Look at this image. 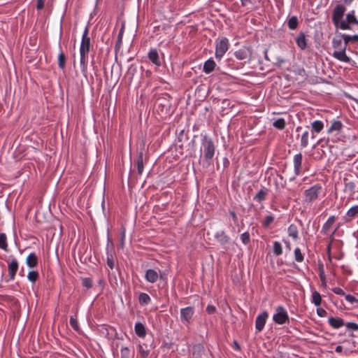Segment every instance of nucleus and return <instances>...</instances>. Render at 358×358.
I'll return each instance as SVG.
<instances>
[{
  "mask_svg": "<svg viewBox=\"0 0 358 358\" xmlns=\"http://www.w3.org/2000/svg\"><path fill=\"white\" fill-rule=\"evenodd\" d=\"M241 1L243 6H245L249 1V0H241Z\"/></svg>",
  "mask_w": 358,
  "mask_h": 358,
  "instance_id": "nucleus-63",
  "label": "nucleus"
},
{
  "mask_svg": "<svg viewBox=\"0 0 358 358\" xmlns=\"http://www.w3.org/2000/svg\"><path fill=\"white\" fill-rule=\"evenodd\" d=\"M194 313V308L188 306L180 310V317L183 323L189 324L193 315Z\"/></svg>",
  "mask_w": 358,
  "mask_h": 358,
  "instance_id": "nucleus-8",
  "label": "nucleus"
},
{
  "mask_svg": "<svg viewBox=\"0 0 358 358\" xmlns=\"http://www.w3.org/2000/svg\"><path fill=\"white\" fill-rule=\"evenodd\" d=\"M294 167L296 175H299L301 173V167L302 163V155L301 153L296 154L294 157Z\"/></svg>",
  "mask_w": 358,
  "mask_h": 358,
  "instance_id": "nucleus-14",
  "label": "nucleus"
},
{
  "mask_svg": "<svg viewBox=\"0 0 358 358\" xmlns=\"http://www.w3.org/2000/svg\"><path fill=\"white\" fill-rule=\"evenodd\" d=\"M164 275V272H159V277H160L161 279H163Z\"/></svg>",
  "mask_w": 358,
  "mask_h": 358,
  "instance_id": "nucleus-62",
  "label": "nucleus"
},
{
  "mask_svg": "<svg viewBox=\"0 0 358 358\" xmlns=\"http://www.w3.org/2000/svg\"><path fill=\"white\" fill-rule=\"evenodd\" d=\"M341 1L343 2V3L345 5H348V6L350 5L353 1V0H341Z\"/></svg>",
  "mask_w": 358,
  "mask_h": 358,
  "instance_id": "nucleus-58",
  "label": "nucleus"
},
{
  "mask_svg": "<svg viewBox=\"0 0 358 358\" xmlns=\"http://www.w3.org/2000/svg\"><path fill=\"white\" fill-rule=\"evenodd\" d=\"M346 47L343 45V48L339 50H335L332 55L334 58L337 59L339 61L344 62H349L350 59L348 56L346 55L345 53Z\"/></svg>",
  "mask_w": 358,
  "mask_h": 358,
  "instance_id": "nucleus-11",
  "label": "nucleus"
},
{
  "mask_svg": "<svg viewBox=\"0 0 358 358\" xmlns=\"http://www.w3.org/2000/svg\"><path fill=\"white\" fill-rule=\"evenodd\" d=\"M204 352V348L201 344L195 345L193 347V355L194 356H196L198 357H202V353Z\"/></svg>",
  "mask_w": 358,
  "mask_h": 358,
  "instance_id": "nucleus-31",
  "label": "nucleus"
},
{
  "mask_svg": "<svg viewBox=\"0 0 358 358\" xmlns=\"http://www.w3.org/2000/svg\"><path fill=\"white\" fill-rule=\"evenodd\" d=\"M136 71V67L131 64L127 71V73L130 75V78L132 79L135 72Z\"/></svg>",
  "mask_w": 358,
  "mask_h": 358,
  "instance_id": "nucleus-49",
  "label": "nucleus"
},
{
  "mask_svg": "<svg viewBox=\"0 0 358 358\" xmlns=\"http://www.w3.org/2000/svg\"><path fill=\"white\" fill-rule=\"evenodd\" d=\"M66 57L65 55L61 52L58 55V66L60 69H64L65 67Z\"/></svg>",
  "mask_w": 358,
  "mask_h": 358,
  "instance_id": "nucleus-36",
  "label": "nucleus"
},
{
  "mask_svg": "<svg viewBox=\"0 0 358 358\" xmlns=\"http://www.w3.org/2000/svg\"><path fill=\"white\" fill-rule=\"evenodd\" d=\"M345 299L350 303H353L357 301V299L352 295L346 294V295H345Z\"/></svg>",
  "mask_w": 358,
  "mask_h": 358,
  "instance_id": "nucleus-50",
  "label": "nucleus"
},
{
  "mask_svg": "<svg viewBox=\"0 0 358 358\" xmlns=\"http://www.w3.org/2000/svg\"><path fill=\"white\" fill-rule=\"evenodd\" d=\"M141 355H142L143 357H146V356H148V351H145V350H143V349H141Z\"/></svg>",
  "mask_w": 358,
  "mask_h": 358,
  "instance_id": "nucleus-59",
  "label": "nucleus"
},
{
  "mask_svg": "<svg viewBox=\"0 0 358 358\" xmlns=\"http://www.w3.org/2000/svg\"><path fill=\"white\" fill-rule=\"evenodd\" d=\"M138 300H139V303L141 305H147L150 302L151 299L148 294L141 293L139 295Z\"/></svg>",
  "mask_w": 358,
  "mask_h": 358,
  "instance_id": "nucleus-32",
  "label": "nucleus"
},
{
  "mask_svg": "<svg viewBox=\"0 0 358 358\" xmlns=\"http://www.w3.org/2000/svg\"><path fill=\"white\" fill-rule=\"evenodd\" d=\"M268 189L263 188L260 189L257 194L254 197V200L257 201L258 202H262L266 199V195L268 194Z\"/></svg>",
  "mask_w": 358,
  "mask_h": 358,
  "instance_id": "nucleus-27",
  "label": "nucleus"
},
{
  "mask_svg": "<svg viewBox=\"0 0 358 358\" xmlns=\"http://www.w3.org/2000/svg\"><path fill=\"white\" fill-rule=\"evenodd\" d=\"M107 265L113 269L114 268V262L112 257H108L107 258Z\"/></svg>",
  "mask_w": 358,
  "mask_h": 358,
  "instance_id": "nucleus-55",
  "label": "nucleus"
},
{
  "mask_svg": "<svg viewBox=\"0 0 358 358\" xmlns=\"http://www.w3.org/2000/svg\"><path fill=\"white\" fill-rule=\"evenodd\" d=\"M134 329H135L136 334L139 337H144L145 336V334H146L145 328V326L142 323L137 322L135 324Z\"/></svg>",
  "mask_w": 358,
  "mask_h": 358,
  "instance_id": "nucleus-24",
  "label": "nucleus"
},
{
  "mask_svg": "<svg viewBox=\"0 0 358 358\" xmlns=\"http://www.w3.org/2000/svg\"><path fill=\"white\" fill-rule=\"evenodd\" d=\"M342 38L344 40L343 45L347 48L348 43L352 42H358V35H346V34H342L341 35Z\"/></svg>",
  "mask_w": 358,
  "mask_h": 358,
  "instance_id": "nucleus-26",
  "label": "nucleus"
},
{
  "mask_svg": "<svg viewBox=\"0 0 358 358\" xmlns=\"http://www.w3.org/2000/svg\"><path fill=\"white\" fill-rule=\"evenodd\" d=\"M310 138V133L308 130L305 131L301 138V146L306 148L308 145V141Z\"/></svg>",
  "mask_w": 358,
  "mask_h": 358,
  "instance_id": "nucleus-28",
  "label": "nucleus"
},
{
  "mask_svg": "<svg viewBox=\"0 0 358 358\" xmlns=\"http://www.w3.org/2000/svg\"><path fill=\"white\" fill-rule=\"evenodd\" d=\"M300 129H301V127H298L296 128V131H299Z\"/></svg>",
  "mask_w": 358,
  "mask_h": 358,
  "instance_id": "nucleus-64",
  "label": "nucleus"
},
{
  "mask_svg": "<svg viewBox=\"0 0 358 358\" xmlns=\"http://www.w3.org/2000/svg\"><path fill=\"white\" fill-rule=\"evenodd\" d=\"M332 291L338 295H345L344 291L340 287H334Z\"/></svg>",
  "mask_w": 358,
  "mask_h": 358,
  "instance_id": "nucleus-52",
  "label": "nucleus"
},
{
  "mask_svg": "<svg viewBox=\"0 0 358 358\" xmlns=\"http://www.w3.org/2000/svg\"><path fill=\"white\" fill-rule=\"evenodd\" d=\"M241 239L243 244L246 245L249 243L250 241V234L248 232H245L241 235Z\"/></svg>",
  "mask_w": 358,
  "mask_h": 358,
  "instance_id": "nucleus-44",
  "label": "nucleus"
},
{
  "mask_svg": "<svg viewBox=\"0 0 358 358\" xmlns=\"http://www.w3.org/2000/svg\"><path fill=\"white\" fill-rule=\"evenodd\" d=\"M27 266L30 268H34L38 264V258L34 253L28 255L26 259Z\"/></svg>",
  "mask_w": 358,
  "mask_h": 358,
  "instance_id": "nucleus-21",
  "label": "nucleus"
},
{
  "mask_svg": "<svg viewBox=\"0 0 358 358\" xmlns=\"http://www.w3.org/2000/svg\"><path fill=\"white\" fill-rule=\"evenodd\" d=\"M88 31L89 29L86 27L82 36V41L80 47V66L82 71L84 73L87 70L86 57L90 52V38L88 36Z\"/></svg>",
  "mask_w": 358,
  "mask_h": 358,
  "instance_id": "nucleus-1",
  "label": "nucleus"
},
{
  "mask_svg": "<svg viewBox=\"0 0 358 358\" xmlns=\"http://www.w3.org/2000/svg\"><path fill=\"white\" fill-rule=\"evenodd\" d=\"M294 259L297 262H301L303 260V255L299 248L294 250Z\"/></svg>",
  "mask_w": 358,
  "mask_h": 358,
  "instance_id": "nucleus-41",
  "label": "nucleus"
},
{
  "mask_svg": "<svg viewBox=\"0 0 358 358\" xmlns=\"http://www.w3.org/2000/svg\"><path fill=\"white\" fill-rule=\"evenodd\" d=\"M358 214V205L352 206L347 212V216L350 219L355 217Z\"/></svg>",
  "mask_w": 358,
  "mask_h": 358,
  "instance_id": "nucleus-39",
  "label": "nucleus"
},
{
  "mask_svg": "<svg viewBox=\"0 0 358 358\" xmlns=\"http://www.w3.org/2000/svg\"><path fill=\"white\" fill-rule=\"evenodd\" d=\"M333 47L337 50H341L343 48V44L341 38H334L332 41Z\"/></svg>",
  "mask_w": 358,
  "mask_h": 358,
  "instance_id": "nucleus-37",
  "label": "nucleus"
},
{
  "mask_svg": "<svg viewBox=\"0 0 358 358\" xmlns=\"http://www.w3.org/2000/svg\"><path fill=\"white\" fill-rule=\"evenodd\" d=\"M44 3H45L44 0H37L36 8L38 10L43 9L44 7Z\"/></svg>",
  "mask_w": 358,
  "mask_h": 358,
  "instance_id": "nucleus-53",
  "label": "nucleus"
},
{
  "mask_svg": "<svg viewBox=\"0 0 358 358\" xmlns=\"http://www.w3.org/2000/svg\"><path fill=\"white\" fill-rule=\"evenodd\" d=\"M230 213V215L231 216V217H232V219H233V220H234V223H237V222H238V217H237V216H236V215L235 212H234V211H230V213Z\"/></svg>",
  "mask_w": 358,
  "mask_h": 358,
  "instance_id": "nucleus-56",
  "label": "nucleus"
},
{
  "mask_svg": "<svg viewBox=\"0 0 358 358\" xmlns=\"http://www.w3.org/2000/svg\"><path fill=\"white\" fill-rule=\"evenodd\" d=\"M346 328L349 330L358 331V324L355 322H348L345 324Z\"/></svg>",
  "mask_w": 358,
  "mask_h": 358,
  "instance_id": "nucleus-47",
  "label": "nucleus"
},
{
  "mask_svg": "<svg viewBox=\"0 0 358 358\" xmlns=\"http://www.w3.org/2000/svg\"><path fill=\"white\" fill-rule=\"evenodd\" d=\"M274 220V217L272 215H268L265 217V219L263 222V225L265 227H268Z\"/></svg>",
  "mask_w": 358,
  "mask_h": 358,
  "instance_id": "nucleus-43",
  "label": "nucleus"
},
{
  "mask_svg": "<svg viewBox=\"0 0 358 358\" xmlns=\"http://www.w3.org/2000/svg\"><path fill=\"white\" fill-rule=\"evenodd\" d=\"M215 238L222 245L229 243L230 238L224 231H219L215 234Z\"/></svg>",
  "mask_w": 358,
  "mask_h": 358,
  "instance_id": "nucleus-16",
  "label": "nucleus"
},
{
  "mask_svg": "<svg viewBox=\"0 0 358 358\" xmlns=\"http://www.w3.org/2000/svg\"><path fill=\"white\" fill-rule=\"evenodd\" d=\"M0 248L5 251L8 250L7 238L3 233L0 234Z\"/></svg>",
  "mask_w": 358,
  "mask_h": 358,
  "instance_id": "nucleus-34",
  "label": "nucleus"
},
{
  "mask_svg": "<svg viewBox=\"0 0 358 358\" xmlns=\"http://www.w3.org/2000/svg\"><path fill=\"white\" fill-rule=\"evenodd\" d=\"M328 322L329 325L334 329H338L345 324L343 320L340 317H331L329 318Z\"/></svg>",
  "mask_w": 358,
  "mask_h": 358,
  "instance_id": "nucleus-17",
  "label": "nucleus"
},
{
  "mask_svg": "<svg viewBox=\"0 0 358 358\" xmlns=\"http://www.w3.org/2000/svg\"><path fill=\"white\" fill-rule=\"evenodd\" d=\"M351 24H358V20L355 16V10H351L346 15L345 20H343L341 25V29H350Z\"/></svg>",
  "mask_w": 358,
  "mask_h": 358,
  "instance_id": "nucleus-7",
  "label": "nucleus"
},
{
  "mask_svg": "<svg viewBox=\"0 0 358 358\" xmlns=\"http://www.w3.org/2000/svg\"><path fill=\"white\" fill-rule=\"evenodd\" d=\"M273 126L278 129H283L285 127V121L283 118H278L273 122Z\"/></svg>",
  "mask_w": 358,
  "mask_h": 358,
  "instance_id": "nucleus-35",
  "label": "nucleus"
},
{
  "mask_svg": "<svg viewBox=\"0 0 358 358\" xmlns=\"http://www.w3.org/2000/svg\"><path fill=\"white\" fill-rule=\"evenodd\" d=\"M296 43L297 44V46L301 50H305L307 47V43H306V35L303 32H300L296 38Z\"/></svg>",
  "mask_w": 358,
  "mask_h": 358,
  "instance_id": "nucleus-15",
  "label": "nucleus"
},
{
  "mask_svg": "<svg viewBox=\"0 0 358 358\" xmlns=\"http://www.w3.org/2000/svg\"><path fill=\"white\" fill-rule=\"evenodd\" d=\"M206 311L209 314H213L215 312V307L211 305H208L206 308Z\"/></svg>",
  "mask_w": 358,
  "mask_h": 358,
  "instance_id": "nucleus-54",
  "label": "nucleus"
},
{
  "mask_svg": "<svg viewBox=\"0 0 358 358\" xmlns=\"http://www.w3.org/2000/svg\"><path fill=\"white\" fill-rule=\"evenodd\" d=\"M251 50L248 47H243L234 52L235 57L239 60H243L246 59L250 60L251 58Z\"/></svg>",
  "mask_w": 358,
  "mask_h": 358,
  "instance_id": "nucleus-10",
  "label": "nucleus"
},
{
  "mask_svg": "<svg viewBox=\"0 0 358 358\" xmlns=\"http://www.w3.org/2000/svg\"><path fill=\"white\" fill-rule=\"evenodd\" d=\"M145 278L150 283H155L159 278V273L154 269H148L145 272Z\"/></svg>",
  "mask_w": 358,
  "mask_h": 358,
  "instance_id": "nucleus-13",
  "label": "nucleus"
},
{
  "mask_svg": "<svg viewBox=\"0 0 358 358\" xmlns=\"http://www.w3.org/2000/svg\"><path fill=\"white\" fill-rule=\"evenodd\" d=\"M268 317V314L266 311H264L257 317L255 321V329L257 331H261L264 329Z\"/></svg>",
  "mask_w": 358,
  "mask_h": 358,
  "instance_id": "nucleus-9",
  "label": "nucleus"
},
{
  "mask_svg": "<svg viewBox=\"0 0 358 358\" xmlns=\"http://www.w3.org/2000/svg\"><path fill=\"white\" fill-rule=\"evenodd\" d=\"M215 147L211 139L205 138L203 142V160L209 166L212 164L215 154Z\"/></svg>",
  "mask_w": 358,
  "mask_h": 358,
  "instance_id": "nucleus-2",
  "label": "nucleus"
},
{
  "mask_svg": "<svg viewBox=\"0 0 358 358\" xmlns=\"http://www.w3.org/2000/svg\"><path fill=\"white\" fill-rule=\"evenodd\" d=\"M229 47V41L227 38H222L216 42L215 45V57L220 59Z\"/></svg>",
  "mask_w": 358,
  "mask_h": 358,
  "instance_id": "nucleus-5",
  "label": "nucleus"
},
{
  "mask_svg": "<svg viewBox=\"0 0 358 358\" xmlns=\"http://www.w3.org/2000/svg\"><path fill=\"white\" fill-rule=\"evenodd\" d=\"M344 191L349 192L350 195H353L355 193V184L352 181H349L347 178H344Z\"/></svg>",
  "mask_w": 358,
  "mask_h": 358,
  "instance_id": "nucleus-22",
  "label": "nucleus"
},
{
  "mask_svg": "<svg viewBox=\"0 0 358 358\" xmlns=\"http://www.w3.org/2000/svg\"><path fill=\"white\" fill-rule=\"evenodd\" d=\"M343 350V347L341 345H338L336 346V349H335V351L336 352H341Z\"/></svg>",
  "mask_w": 358,
  "mask_h": 358,
  "instance_id": "nucleus-57",
  "label": "nucleus"
},
{
  "mask_svg": "<svg viewBox=\"0 0 358 358\" xmlns=\"http://www.w3.org/2000/svg\"><path fill=\"white\" fill-rule=\"evenodd\" d=\"M322 187L319 185H315L306 189L304 192L305 201L311 203L317 199L319 194L320 193Z\"/></svg>",
  "mask_w": 358,
  "mask_h": 358,
  "instance_id": "nucleus-6",
  "label": "nucleus"
},
{
  "mask_svg": "<svg viewBox=\"0 0 358 358\" xmlns=\"http://www.w3.org/2000/svg\"><path fill=\"white\" fill-rule=\"evenodd\" d=\"M216 64L213 59H208L203 65V71L206 73H211L215 68Z\"/></svg>",
  "mask_w": 358,
  "mask_h": 358,
  "instance_id": "nucleus-19",
  "label": "nucleus"
},
{
  "mask_svg": "<svg viewBox=\"0 0 358 358\" xmlns=\"http://www.w3.org/2000/svg\"><path fill=\"white\" fill-rule=\"evenodd\" d=\"M135 166H136V167H137L138 173L139 175L142 174L143 171V157L142 152H141L138 154Z\"/></svg>",
  "mask_w": 358,
  "mask_h": 358,
  "instance_id": "nucleus-23",
  "label": "nucleus"
},
{
  "mask_svg": "<svg viewBox=\"0 0 358 358\" xmlns=\"http://www.w3.org/2000/svg\"><path fill=\"white\" fill-rule=\"evenodd\" d=\"M69 322L73 329L76 331L78 330L79 327L76 318H75L73 316H71Z\"/></svg>",
  "mask_w": 358,
  "mask_h": 358,
  "instance_id": "nucleus-46",
  "label": "nucleus"
},
{
  "mask_svg": "<svg viewBox=\"0 0 358 358\" xmlns=\"http://www.w3.org/2000/svg\"><path fill=\"white\" fill-rule=\"evenodd\" d=\"M346 10L343 4H337L332 10V22L336 29H341L343 17Z\"/></svg>",
  "mask_w": 358,
  "mask_h": 358,
  "instance_id": "nucleus-3",
  "label": "nucleus"
},
{
  "mask_svg": "<svg viewBox=\"0 0 358 358\" xmlns=\"http://www.w3.org/2000/svg\"><path fill=\"white\" fill-rule=\"evenodd\" d=\"M312 302L315 304L316 306H320L322 303V297L320 294L317 292L314 291L312 294Z\"/></svg>",
  "mask_w": 358,
  "mask_h": 358,
  "instance_id": "nucleus-30",
  "label": "nucleus"
},
{
  "mask_svg": "<svg viewBox=\"0 0 358 358\" xmlns=\"http://www.w3.org/2000/svg\"><path fill=\"white\" fill-rule=\"evenodd\" d=\"M287 25H288V27L290 29H296L297 26H298V19L296 16H292L288 20H287Z\"/></svg>",
  "mask_w": 358,
  "mask_h": 358,
  "instance_id": "nucleus-33",
  "label": "nucleus"
},
{
  "mask_svg": "<svg viewBox=\"0 0 358 358\" xmlns=\"http://www.w3.org/2000/svg\"><path fill=\"white\" fill-rule=\"evenodd\" d=\"M311 125L313 131H315L316 133L320 132L324 128L323 122L320 120H315L313 122Z\"/></svg>",
  "mask_w": 358,
  "mask_h": 358,
  "instance_id": "nucleus-29",
  "label": "nucleus"
},
{
  "mask_svg": "<svg viewBox=\"0 0 358 358\" xmlns=\"http://www.w3.org/2000/svg\"><path fill=\"white\" fill-rule=\"evenodd\" d=\"M317 313L320 317H325L327 314V311L322 308L317 309Z\"/></svg>",
  "mask_w": 358,
  "mask_h": 358,
  "instance_id": "nucleus-51",
  "label": "nucleus"
},
{
  "mask_svg": "<svg viewBox=\"0 0 358 358\" xmlns=\"http://www.w3.org/2000/svg\"><path fill=\"white\" fill-rule=\"evenodd\" d=\"M82 284L85 287L89 289L92 286V280H91V278H85L83 279Z\"/></svg>",
  "mask_w": 358,
  "mask_h": 358,
  "instance_id": "nucleus-45",
  "label": "nucleus"
},
{
  "mask_svg": "<svg viewBox=\"0 0 358 358\" xmlns=\"http://www.w3.org/2000/svg\"><path fill=\"white\" fill-rule=\"evenodd\" d=\"M273 253L276 256H279V255H282V249L281 244L278 241H275L273 243Z\"/></svg>",
  "mask_w": 358,
  "mask_h": 358,
  "instance_id": "nucleus-38",
  "label": "nucleus"
},
{
  "mask_svg": "<svg viewBox=\"0 0 358 358\" xmlns=\"http://www.w3.org/2000/svg\"><path fill=\"white\" fill-rule=\"evenodd\" d=\"M234 347L236 349L238 350L239 349V345L238 344V343L236 341H234Z\"/></svg>",
  "mask_w": 358,
  "mask_h": 358,
  "instance_id": "nucleus-61",
  "label": "nucleus"
},
{
  "mask_svg": "<svg viewBox=\"0 0 358 358\" xmlns=\"http://www.w3.org/2000/svg\"><path fill=\"white\" fill-rule=\"evenodd\" d=\"M28 280L31 282H35L38 278V273L35 271H29L27 275Z\"/></svg>",
  "mask_w": 358,
  "mask_h": 358,
  "instance_id": "nucleus-40",
  "label": "nucleus"
},
{
  "mask_svg": "<svg viewBox=\"0 0 358 358\" xmlns=\"http://www.w3.org/2000/svg\"><path fill=\"white\" fill-rule=\"evenodd\" d=\"M336 217L335 216L332 215L329 217L327 221L324 224L322 229V233L324 234H327L330 228L335 222Z\"/></svg>",
  "mask_w": 358,
  "mask_h": 358,
  "instance_id": "nucleus-20",
  "label": "nucleus"
},
{
  "mask_svg": "<svg viewBox=\"0 0 358 358\" xmlns=\"http://www.w3.org/2000/svg\"><path fill=\"white\" fill-rule=\"evenodd\" d=\"M130 351L128 348L121 349V358H129Z\"/></svg>",
  "mask_w": 358,
  "mask_h": 358,
  "instance_id": "nucleus-48",
  "label": "nucleus"
},
{
  "mask_svg": "<svg viewBox=\"0 0 358 358\" xmlns=\"http://www.w3.org/2000/svg\"><path fill=\"white\" fill-rule=\"evenodd\" d=\"M320 277L322 280H325L324 274L323 272L320 273Z\"/></svg>",
  "mask_w": 358,
  "mask_h": 358,
  "instance_id": "nucleus-60",
  "label": "nucleus"
},
{
  "mask_svg": "<svg viewBox=\"0 0 358 358\" xmlns=\"http://www.w3.org/2000/svg\"><path fill=\"white\" fill-rule=\"evenodd\" d=\"M149 59L155 65L160 66L161 62L159 60V55L156 49H151L148 53Z\"/></svg>",
  "mask_w": 358,
  "mask_h": 358,
  "instance_id": "nucleus-18",
  "label": "nucleus"
},
{
  "mask_svg": "<svg viewBox=\"0 0 358 358\" xmlns=\"http://www.w3.org/2000/svg\"><path fill=\"white\" fill-rule=\"evenodd\" d=\"M8 275L10 280H13L18 270V263L16 259H13L8 264Z\"/></svg>",
  "mask_w": 358,
  "mask_h": 358,
  "instance_id": "nucleus-12",
  "label": "nucleus"
},
{
  "mask_svg": "<svg viewBox=\"0 0 358 358\" xmlns=\"http://www.w3.org/2000/svg\"><path fill=\"white\" fill-rule=\"evenodd\" d=\"M343 127V124L341 121L334 120L330 127L328 129V133H332L334 131H340Z\"/></svg>",
  "mask_w": 358,
  "mask_h": 358,
  "instance_id": "nucleus-25",
  "label": "nucleus"
},
{
  "mask_svg": "<svg viewBox=\"0 0 358 358\" xmlns=\"http://www.w3.org/2000/svg\"><path fill=\"white\" fill-rule=\"evenodd\" d=\"M273 320L278 324H284L289 322V319L286 309L282 306L276 307Z\"/></svg>",
  "mask_w": 358,
  "mask_h": 358,
  "instance_id": "nucleus-4",
  "label": "nucleus"
},
{
  "mask_svg": "<svg viewBox=\"0 0 358 358\" xmlns=\"http://www.w3.org/2000/svg\"><path fill=\"white\" fill-rule=\"evenodd\" d=\"M288 231L289 235L294 238V239H296L298 238V231L294 226L291 225L288 229Z\"/></svg>",
  "mask_w": 358,
  "mask_h": 358,
  "instance_id": "nucleus-42",
  "label": "nucleus"
}]
</instances>
